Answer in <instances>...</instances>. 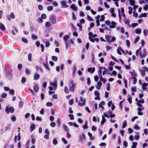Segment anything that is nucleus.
Returning a JSON list of instances; mask_svg holds the SVG:
<instances>
[{
    "mask_svg": "<svg viewBox=\"0 0 148 148\" xmlns=\"http://www.w3.org/2000/svg\"><path fill=\"white\" fill-rule=\"evenodd\" d=\"M131 79H134L133 82V84H135L137 82V79L135 77H131Z\"/></svg>",
    "mask_w": 148,
    "mask_h": 148,
    "instance_id": "obj_28",
    "label": "nucleus"
},
{
    "mask_svg": "<svg viewBox=\"0 0 148 148\" xmlns=\"http://www.w3.org/2000/svg\"><path fill=\"white\" fill-rule=\"evenodd\" d=\"M14 110V108L12 107H10V108L6 107L5 108V111L8 114H9L10 112L12 113L13 112Z\"/></svg>",
    "mask_w": 148,
    "mask_h": 148,
    "instance_id": "obj_3",
    "label": "nucleus"
},
{
    "mask_svg": "<svg viewBox=\"0 0 148 148\" xmlns=\"http://www.w3.org/2000/svg\"><path fill=\"white\" fill-rule=\"evenodd\" d=\"M22 41L25 43H27L28 42V41L26 38H21Z\"/></svg>",
    "mask_w": 148,
    "mask_h": 148,
    "instance_id": "obj_42",
    "label": "nucleus"
},
{
    "mask_svg": "<svg viewBox=\"0 0 148 148\" xmlns=\"http://www.w3.org/2000/svg\"><path fill=\"white\" fill-rule=\"evenodd\" d=\"M80 101H79L78 102V105L81 106H82L85 105V99L81 97H80Z\"/></svg>",
    "mask_w": 148,
    "mask_h": 148,
    "instance_id": "obj_2",
    "label": "nucleus"
},
{
    "mask_svg": "<svg viewBox=\"0 0 148 148\" xmlns=\"http://www.w3.org/2000/svg\"><path fill=\"white\" fill-rule=\"evenodd\" d=\"M103 69V68L101 67H99V69L98 71V73L99 75L102 74V70Z\"/></svg>",
    "mask_w": 148,
    "mask_h": 148,
    "instance_id": "obj_53",
    "label": "nucleus"
},
{
    "mask_svg": "<svg viewBox=\"0 0 148 148\" xmlns=\"http://www.w3.org/2000/svg\"><path fill=\"white\" fill-rule=\"evenodd\" d=\"M127 125V122L126 120H125L124 121L123 123V126L122 128L123 129Z\"/></svg>",
    "mask_w": 148,
    "mask_h": 148,
    "instance_id": "obj_24",
    "label": "nucleus"
},
{
    "mask_svg": "<svg viewBox=\"0 0 148 148\" xmlns=\"http://www.w3.org/2000/svg\"><path fill=\"white\" fill-rule=\"evenodd\" d=\"M14 90L13 89H11L10 90H9V93H10L12 95H14Z\"/></svg>",
    "mask_w": 148,
    "mask_h": 148,
    "instance_id": "obj_59",
    "label": "nucleus"
},
{
    "mask_svg": "<svg viewBox=\"0 0 148 148\" xmlns=\"http://www.w3.org/2000/svg\"><path fill=\"white\" fill-rule=\"evenodd\" d=\"M39 87L37 85H35L34 87V90L35 92H38L39 90Z\"/></svg>",
    "mask_w": 148,
    "mask_h": 148,
    "instance_id": "obj_19",
    "label": "nucleus"
},
{
    "mask_svg": "<svg viewBox=\"0 0 148 148\" xmlns=\"http://www.w3.org/2000/svg\"><path fill=\"white\" fill-rule=\"evenodd\" d=\"M148 85V84L147 83H143V84L142 86V89L143 90H145L147 88L145 87L147 86Z\"/></svg>",
    "mask_w": 148,
    "mask_h": 148,
    "instance_id": "obj_14",
    "label": "nucleus"
},
{
    "mask_svg": "<svg viewBox=\"0 0 148 148\" xmlns=\"http://www.w3.org/2000/svg\"><path fill=\"white\" fill-rule=\"evenodd\" d=\"M61 4L62 5L61 7L62 8H66L69 7V5L66 4V2L65 1H62L61 2Z\"/></svg>",
    "mask_w": 148,
    "mask_h": 148,
    "instance_id": "obj_5",
    "label": "nucleus"
},
{
    "mask_svg": "<svg viewBox=\"0 0 148 148\" xmlns=\"http://www.w3.org/2000/svg\"><path fill=\"white\" fill-rule=\"evenodd\" d=\"M69 38V36L68 35H66L63 37V40L65 42L66 48L68 47L67 40Z\"/></svg>",
    "mask_w": 148,
    "mask_h": 148,
    "instance_id": "obj_6",
    "label": "nucleus"
},
{
    "mask_svg": "<svg viewBox=\"0 0 148 148\" xmlns=\"http://www.w3.org/2000/svg\"><path fill=\"white\" fill-rule=\"evenodd\" d=\"M64 91L66 93H69V90L67 86L64 87Z\"/></svg>",
    "mask_w": 148,
    "mask_h": 148,
    "instance_id": "obj_43",
    "label": "nucleus"
},
{
    "mask_svg": "<svg viewBox=\"0 0 148 148\" xmlns=\"http://www.w3.org/2000/svg\"><path fill=\"white\" fill-rule=\"evenodd\" d=\"M112 25L110 26V27L111 28H113L116 27L115 25H116V23L113 21H112L111 22Z\"/></svg>",
    "mask_w": 148,
    "mask_h": 148,
    "instance_id": "obj_15",
    "label": "nucleus"
},
{
    "mask_svg": "<svg viewBox=\"0 0 148 148\" xmlns=\"http://www.w3.org/2000/svg\"><path fill=\"white\" fill-rule=\"evenodd\" d=\"M132 98H131V96L129 95V97L127 98V100L128 101L129 103L130 104H131L132 103Z\"/></svg>",
    "mask_w": 148,
    "mask_h": 148,
    "instance_id": "obj_36",
    "label": "nucleus"
},
{
    "mask_svg": "<svg viewBox=\"0 0 148 148\" xmlns=\"http://www.w3.org/2000/svg\"><path fill=\"white\" fill-rule=\"evenodd\" d=\"M35 125L34 124H32L30 125V129L31 130H32V131H33L35 128Z\"/></svg>",
    "mask_w": 148,
    "mask_h": 148,
    "instance_id": "obj_29",
    "label": "nucleus"
},
{
    "mask_svg": "<svg viewBox=\"0 0 148 148\" xmlns=\"http://www.w3.org/2000/svg\"><path fill=\"white\" fill-rule=\"evenodd\" d=\"M135 32L137 34H140L141 33V30L140 29H137L135 30Z\"/></svg>",
    "mask_w": 148,
    "mask_h": 148,
    "instance_id": "obj_34",
    "label": "nucleus"
},
{
    "mask_svg": "<svg viewBox=\"0 0 148 148\" xmlns=\"http://www.w3.org/2000/svg\"><path fill=\"white\" fill-rule=\"evenodd\" d=\"M40 75L38 74H36L34 75V79L35 80H37L40 78Z\"/></svg>",
    "mask_w": 148,
    "mask_h": 148,
    "instance_id": "obj_20",
    "label": "nucleus"
},
{
    "mask_svg": "<svg viewBox=\"0 0 148 148\" xmlns=\"http://www.w3.org/2000/svg\"><path fill=\"white\" fill-rule=\"evenodd\" d=\"M26 82V79L24 77H23L21 80V82L22 84H24Z\"/></svg>",
    "mask_w": 148,
    "mask_h": 148,
    "instance_id": "obj_40",
    "label": "nucleus"
},
{
    "mask_svg": "<svg viewBox=\"0 0 148 148\" xmlns=\"http://www.w3.org/2000/svg\"><path fill=\"white\" fill-rule=\"evenodd\" d=\"M56 123L54 122H52L50 124V126L52 127H54L56 126Z\"/></svg>",
    "mask_w": 148,
    "mask_h": 148,
    "instance_id": "obj_46",
    "label": "nucleus"
},
{
    "mask_svg": "<svg viewBox=\"0 0 148 148\" xmlns=\"http://www.w3.org/2000/svg\"><path fill=\"white\" fill-rule=\"evenodd\" d=\"M43 65L45 66L46 69H47L48 71L49 70V69L48 66V64L47 62L46 64L43 63Z\"/></svg>",
    "mask_w": 148,
    "mask_h": 148,
    "instance_id": "obj_26",
    "label": "nucleus"
},
{
    "mask_svg": "<svg viewBox=\"0 0 148 148\" xmlns=\"http://www.w3.org/2000/svg\"><path fill=\"white\" fill-rule=\"evenodd\" d=\"M105 102L104 101H102L99 104V107L100 108L102 107V105H103L105 104Z\"/></svg>",
    "mask_w": 148,
    "mask_h": 148,
    "instance_id": "obj_61",
    "label": "nucleus"
},
{
    "mask_svg": "<svg viewBox=\"0 0 148 148\" xmlns=\"http://www.w3.org/2000/svg\"><path fill=\"white\" fill-rule=\"evenodd\" d=\"M63 127L64 131L68 133L69 131V130L68 126L66 125H64L63 126Z\"/></svg>",
    "mask_w": 148,
    "mask_h": 148,
    "instance_id": "obj_17",
    "label": "nucleus"
},
{
    "mask_svg": "<svg viewBox=\"0 0 148 148\" xmlns=\"http://www.w3.org/2000/svg\"><path fill=\"white\" fill-rule=\"evenodd\" d=\"M89 39L90 41L93 42H95V40L92 37L90 36H89Z\"/></svg>",
    "mask_w": 148,
    "mask_h": 148,
    "instance_id": "obj_47",
    "label": "nucleus"
},
{
    "mask_svg": "<svg viewBox=\"0 0 148 148\" xmlns=\"http://www.w3.org/2000/svg\"><path fill=\"white\" fill-rule=\"evenodd\" d=\"M50 84L51 85L53 86L54 87H56L57 86V81L55 80L53 82H50Z\"/></svg>",
    "mask_w": 148,
    "mask_h": 148,
    "instance_id": "obj_11",
    "label": "nucleus"
},
{
    "mask_svg": "<svg viewBox=\"0 0 148 148\" xmlns=\"http://www.w3.org/2000/svg\"><path fill=\"white\" fill-rule=\"evenodd\" d=\"M130 4L132 6H134L135 2L134 0H129Z\"/></svg>",
    "mask_w": 148,
    "mask_h": 148,
    "instance_id": "obj_25",
    "label": "nucleus"
},
{
    "mask_svg": "<svg viewBox=\"0 0 148 148\" xmlns=\"http://www.w3.org/2000/svg\"><path fill=\"white\" fill-rule=\"evenodd\" d=\"M0 29L3 31H4L5 29V28L4 25L2 24H1L0 25Z\"/></svg>",
    "mask_w": 148,
    "mask_h": 148,
    "instance_id": "obj_27",
    "label": "nucleus"
},
{
    "mask_svg": "<svg viewBox=\"0 0 148 148\" xmlns=\"http://www.w3.org/2000/svg\"><path fill=\"white\" fill-rule=\"evenodd\" d=\"M53 143L54 145H56V144H57L58 142L57 141V140L55 138H54L53 139Z\"/></svg>",
    "mask_w": 148,
    "mask_h": 148,
    "instance_id": "obj_62",
    "label": "nucleus"
},
{
    "mask_svg": "<svg viewBox=\"0 0 148 148\" xmlns=\"http://www.w3.org/2000/svg\"><path fill=\"white\" fill-rule=\"evenodd\" d=\"M102 84V83L99 81L97 82V85L96 86V88L97 89L99 90L100 89V87Z\"/></svg>",
    "mask_w": 148,
    "mask_h": 148,
    "instance_id": "obj_16",
    "label": "nucleus"
},
{
    "mask_svg": "<svg viewBox=\"0 0 148 148\" xmlns=\"http://www.w3.org/2000/svg\"><path fill=\"white\" fill-rule=\"evenodd\" d=\"M38 8L40 10H42L43 9V6L41 5H39L38 6Z\"/></svg>",
    "mask_w": 148,
    "mask_h": 148,
    "instance_id": "obj_55",
    "label": "nucleus"
},
{
    "mask_svg": "<svg viewBox=\"0 0 148 148\" xmlns=\"http://www.w3.org/2000/svg\"><path fill=\"white\" fill-rule=\"evenodd\" d=\"M7 96V94L5 93H3L1 94V97L2 98H5Z\"/></svg>",
    "mask_w": 148,
    "mask_h": 148,
    "instance_id": "obj_39",
    "label": "nucleus"
},
{
    "mask_svg": "<svg viewBox=\"0 0 148 148\" xmlns=\"http://www.w3.org/2000/svg\"><path fill=\"white\" fill-rule=\"evenodd\" d=\"M70 8L71 9L75 11H77L78 9L77 7L73 4L71 5Z\"/></svg>",
    "mask_w": 148,
    "mask_h": 148,
    "instance_id": "obj_9",
    "label": "nucleus"
},
{
    "mask_svg": "<svg viewBox=\"0 0 148 148\" xmlns=\"http://www.w3.org/2000/svg\"><path fill=\"white\" fill-rule=\"evenodd\" d=\"M95 69L94 67H93L92 68L91 67H90L88 68V72H90L91 73H93L95 71Z\"/></svg>",
    "mask_w": 148,
    "mask_h": 148,
    "instance_id": "obj_12",
    "label": "nucleus"
},
{
    "mask_svg": "<svg viewBox=\"0 0 148 148\" xmlns=\"http://www.w3.org/2000/svg\"><path fill=\"white\" fill-rule=\"evenodd\" d=\"M120 51H122V52L124 51L121 49V47H119L117 50V53L119 55H121L122 53L120 52Z\"/></svg>",
    "mask_w": 148,
    "mask_h": 148,
    "instance_id": "obj_8",
    "label": "nucleus"
},
{
    "mask_svg": "<svg viewBox=\"0 0 148 148\" xmlns=\"http://www.w3.org/2000/svg\"><path fill=\"white\" fill-rule=\"evenodd\" d=\"M32 54L31 53H29L28 55V59L30 62L32 61Z\"/></svg>",
    "mask_w": 148,
    "mask_h": 148,
    "instance_id": "obj_23",
    "label": "nucleus"
},
{
    "mask_svg": "<svg viewBox=\"0 0 148 148\" xmlns=\"http://www.w3.org/2000/svg\"><path fill=\"white\" fill-rule=\"evenodd\" d=\"M45 133L47 134H50V132L49 131V130L47 128L45 129Z\"/></svg>",
    "mask_w": 148,
    "mask_h": 148,
    "instance_id": "obj_56",
    "label": "nucleus"
},
{
    "mask_svg": "<svg viewBox=\"0 0 148 148\" xmlns=\"http://www.w3.org/2000/svg\"><path fill=\"white\" fill-rule=\"evenodd\" d=\"M137 144V142H133L132 145L131 146L132 148H135L136 147Z\"/></svg>",
    "mask_w": 148,
    "mask_h": 148,
    "instance_id": "obj_30",
    "label": "nucleus"
},
{
    "mask_svg": "<svg viewBox=\"0 0 148 148\" xmlns=\"http://www.w3.org/2000/svg\"><path fill=\"white\" fill-rule=\"evenodd\" d=\"M70 84H71V86H75L76 85V84L73 81V80H70L69 81ZM70 85V84H69Z\"/></svg>",
    "mask_w": 148,
    "mask_h": 148,
    "instance_id": "obj_41",
    "label": "nucleus"
},
{
    "mask_svg": "<svg viewBox=\"0 0 148 148\" xmlns=\"http://www.w3.org/2000/svg\"><path fill=\"white\" fill-rule=\"evenodd\" d=\"M18 70L20 71L22 68V64H18Z\"/></svg>",
    "mask_w": 148,
    "mask_h": 148,
    "instance_id": "obj_60",
    "label": "nucleus"
},
{
    "mask_svg": "<svg viewBox=\"0 0 148 148\" xmlns=\"http://www.w3.org/2000/svg\"><path fill=\"white\" fill-rule=\"evenodd\" d=\"M52 58V60L54 62L57 61L58 59L57 57L55 56H53Z\"/></svg>",
    "mask_w": 148,
    "mask_h": 148,
    "instance_id": "obj_35",
    "label": "nucleus"
},
{
    "mask_svg": "<svg viewBox=\"0 0 148 148\" xmlns=\"http://www.w3.org/2000/svg\"><path fill=\"white\" fill-rule=\"evenodd\" d=\"M51 24L49 22H47L45 23V26L47 27H49L51 26Z\"/></svg>",
    "mask_w": 148,
    "mask_h": 148,
    "instance_id": "obj_48",
    "label": "nucleus"
},
{
    "mask_svg": "<svg viewBox=\"0 0 148 148\" xmlns=\"http://www.w3.org/2000/svg\"><path fill=\"white\" fill-rule=\"evenodd\" d=\"M102 120L101 122V125H103L104 123L106 121V119L103 115L102 116Z\"/></svg>",
    "mask_w": 148,
    "mask_h": 148,
    "instance_id": "obj_13",
    "label": "nucleus"
},
{
    "mask_svg": "<svg viewBox=\"0 0 148 148\" xmlns=\"http://www.w3.org/2000/svg\"><path fill=\"white\" fill-rule=\"evenodd\" d=\"M72 18L74 20H75L76 19V17L75 14V13L73 12H72Z\"/></svg>",
    "mask_w": 148,
    "mask_h": 148,
    "instance_id": "obj_58",
    "label": "nucleus"
},
{
    "mask_svg": "<svg viewBox=\"0 0 148 148\" xmlns=\"http://www.w3.org/2000/svg\"><path fill=\"white\" fill-rule=\"evenodd\" d=\"M130 73H131V75L133 77H135L136 76L137 74L135 72H130Z\"/></svg>",
    "mask_w": 148,
    "mask_h": 148,
    "instance_id": "obj_54",
    "label": "nucleus"
},
{
    "mask_svg": "<svg viewBox=\"0 0 148 148\" xmlns=\"http://www.w3.org/2000/svg\"><path fill=\"white\" fill-rule=\"evenodd\" d=\"M111 36L107 35L105 36V39L106 41L109 43H110L116 40V38L114 36H113L111 39Z\"/></svg>",
    "mask_w": 148,
    "mask_h": 148,
    "instance_id": "obj_1",
    "label": "nucleus"
},
{
    "mask_svg": "<svg viewBox=\"0 0 148 148\" xmlns=\"http://www.w3.org/2000/svg\"><path fill=\"white\" fill-rule=\"evenodd\" d=\"M89 36H90L92 38L96 37L97 35L96 34H93V33L91 32H90L88 33Z\"/></svg>",
    "mask_w": 148,
    "mask_h": 148,
    "instance_id": "obj_22",
    "label": "nucleus"
},
{
    "mask_svg": "<svg viewBox=\"0 0 148 148\" xmlns=\"http://www.w3.org/2000/svg\"><path fill=\"white\" fill-rule=\"evenodd\" d=\"M47 17V16L45 14H42L41 18L42 19H45Z\"/></svg>",
    "mask_w": 148,
    "mask_h": 148,
    "instance_id": "obj_49",
    "label": "nucleus"
},
{
    "mask_svg": "<svg viewBox=\"0 0 148 148\" xmlns=\"http://www.w3.org/2000/svg\"><path fill=\"white\" fill-rule=\"evenodd\" d=\"M31 138H32V142L33 144H34L36 141L35 139L34 138V136L33 135H32L31 136Z\"/></svg>",
    "mask_w": 148,
    "mask_h": 148,
    "instance_id": "obj_33",
    "label": "nucleus"
},
{
    "mask_svg": "<svg viewBox=\"0 0 148 148\" xmlns=\"http://www.w3.org/2000/svg\"><path fill=\"white\" fill-rule=\"evenodd\" d=\"M69 117H70V119L71 120H73L74 119V117L73 114H69Z\"/></svg>",
    "mask_w": 148,
    "mask_h": 148,
    "instance_id": "obj_52",
    "label": "nucleus"
},
{
    "mask_svg": "<svg viewBox=\"0 0 148 148\" xmlns=\"http://www.w3.org/2000/svg\"><path fill=\"white\" fill-rule=\"evenodd\" d=\"M57 124L58 126H60L61 125V122L59 119H57L56 120Z\"/></svg>",
    "mask_w": 148,
    "mask_h": 148,
    "instance_id": "obj_38",
    "label": "nucleus"
},
{
    "mask_svg": "<svg viewBox=\"0 0 148 148\" xmlns=\"http://www.w3.org/2000/svg\"><path fill=\"white\" fill-rule=\"evenodd\" d=\"M124 100L125 99H124L123 100L121 101L119 103V106L121 109L122 108V103Z\"/></svg>",
    "mask_w": 148,
    "mask_h": 148,
    "instance_id": "obj_45",
    "label": "nucleus"
},
{
    "mask_svg": "<svg viewBox=\"0 0 148 148\" xmlns=\"http://www.w3.org/2000/svg\"><path fill=\"white\" fill-rule=\"evenodd\" d=\"M126 42L127 47H129L130 45V41L128 40H126Z\"/></svg>",
    "mask_w": 148,
    "mask_h": 148,
    "instance_id": "obj_57",
    "label": "nucleus"
},
{
    "mask_svg": "<svg viewBox=\"0 0 148 148\" xmlns=\"http://www.w3.org/2000/svg\"><path fill=\"white\" fill-rule=\"evenodd\" d=\"M50 21L52 24H56V17L54 15H51L49 18Z\"/></svg>",
    "mask_w": 148,
    "mask_h": 148,
    "instance_id": "obj_4",
    "label": "nucleus"
},
{
    "mask_svg": "<svg viewBox=\"0 0 148 148\" xmlns=\"http://www.w3.org/2000/svg\"><path fill=\"white\" fill-rule=\"evenodd\" d=\"M129 9L128 12L130 14H131L132 12V8L130 6H129L128 8Z\"/></svg>",
    "mask_w": 148,
    "mask_h": 148,
    "instance_id": "obj_37",
    "label": "nucleus"
},
{
    "mask_svg": "<svg viewBox=\"0 0 148 148\" xmlns=\"http://www.w3.org/2000/svg\"><path fill=\"white\" fill-rule=\"evenodd\" d=\"M86 139V137L84 134H82V135L79 136V140L80 141H82L83 140H85Z\"/></svg>",
    "mask_w": 148,
    "mask_h": 148,
    "instance_id": "obj_10",
    "label": "nucleus"
},
{
    "mask_svg": "<svg viewBox=\"0 0 148 148\" xmlns=\"http://www.w3.org/2000/svg\"><path fill=\"white\" fill-rule=\"evenodd\" d=\"M146 50L145 49H144L143 50V53L140 52V56L141 58H143L145 57L146 55Z\"/></svg>",
    "mask_w": 148,
    "mask_h": 148,
    "instance_id": "obj_7",
    "label": "nucleus"
},
{
    "mask_svg": "<svg viewBox=\"0 0 148 148\" xmlns=\"http://www.w3.org/2000/svg\"><path fill=\"white\" fill-rule=\"evenodd\" d=\"M76 85L75 86H71L69 88V90L71 91L72 92H73L74 91V89L76 87Z\"/></svg>",
    "mask_w": 148,
    "mask_h": 148,
    "instance_id": "obj_18",
    "label": "nucleus"
},
{
    "mask_svg": "<svg viewBox=\"0 0 148 148\" xmlns=\"http://www.w3.org/2000/svg\"><path fill=\"white\" fill-rule=\"evenodd\" d=\"M32 38L33 40H36L38 38V37L37 36L32 34Z\"/></svg>",
    "mask_w": 148,
    "mask_h": 148,
    "instance_id": "obj_32",
    "label": "nucleus"
},
{
    "mask_svg": "<svg viewBox=\"0 0 148 148\" xmlns=\"http://www.w3.org/2000/svg\"><path fill=\"white\" fill-rule=\"evenodd\" d=\"M47 10L48 11H51L53 9V8L52 6H49L47 7Z\"/></svg>",
    "mask_w": 148,
    "mask_h": 148,
    "instance_id": "obj_31",
    "label": "nucleus"
},
{
    "mask_svg": "<svg viewBox=\"0 0 148 148\" xmlns=\"http://www.w3.org/2000/svg\"><path fill=\"white\" fill-rule=\"evenodd\" d=\"M10 17L12 18H15V15L13 12H12L10 14Z\"/></svg>",
    "mask_w": 148,
    "mask_h": 148,
    "instance_id": "obj_64",
    "label": "nucleus"
},
{
    "mask_svg": "<svg viewBox=\"0 0 148 148\" xmlns=\"http://www.w3.org/2000/svg\"><path fill=\"white\" fill-rule=\"evenodd\" d=\"M69 104L70 105H72L74 103V100L73 99H71L69 101Z\"/></svg>",
    "mask_w": 148,
    "mask_h": 148,
    "instance_id": "obj_50",
    "label": "nucleus"
},
{
    "mask_svg": "<svg viewBox=\"0 0 148 148\" xmlns=\"http://www.w3.org/2000/svg\"><path fill=\"white\" fill-rule=\"evenodd\" d=\"M23 105V101H21L19 103V106L20 108L22 107Z\"/></svg>",
    "mask_w": 148,
    "mask_h": 148,
    "instance_id": "obj_63",
    "label": "nucleus"
},
{
    "mask_svg": "<svg viewBox=\"0 0 148 148\" xmlns=\"http://www.w3.org/2000/svg\"><path fill=\"white\" fill-rule=\"evenodd\" d=\"M140 73L143 77H144L145 75V71L143 70L140 69Z\"/></svg>",
    "mask_w": 148,
    "mask_h": 148,
    "instance_id": "obj_21",
    "label": "nucleus"
},
{
    "mask_svg": "<svg viewBox=\"0 0 148 148\" xmlns=\"http://www.w3.org/2000/svg\"><path fill=\"white\" fill-rule=\"evenodd\" d=\"M139 40V36H137L135 38V40L134 41V43H136Z\"/></svg>",
    "mask_w": 148,
    "mask_h": 148,
    "instance_id": "obj_44",
    "label": "nucleus"
},
{
    "mask_svg": "<svg viewBox=\"0 0 148 148\" xmlns=\"http://www.w3.org/2000/svg\"><path fill=\"white\" fill-rule=\"evenodd\" d=\"M72 70L73 73H74L75 72L76 70V68L75 65H73L72 68Z\"/></svg>",
    "mask_w": 148,
    "mask_h": 148,
    "instance_id": "obj_51",
    "label": "nucleus"
}]
</instances>
